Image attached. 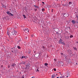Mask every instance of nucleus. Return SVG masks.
Here are the masks:
<instances>
[{
  "label": "nucleus",
  "instance_id": "f257e3e1",
  "mask_svg": "<svg viewBox=\"0 0 78 78\" xmlns=\"http://www.w3.org/2000/svg\"><path fill=\"white\" fill-rule=\"evenodd\" d=\"M14 34L15 35H17V32L16 30H14V31H13L11 33V35L12 36H14Z\"/></svg>",
  "mask_w": 78,
  "mask_h": 78
},
{
  "label": "nucleus",
  "instance_id": "f03ea898",
  "mask_svg": "<svg viewBox=\"0 0 78 78\" xmlns=\"http://www.w3.org/2000/svg\"><path fill=\"white\" fill-rule=\"evenodd\" d=\"M23 32H25V33H29V29L28 28H25L23 30Z\"/></svg>",
  "mask_w": 78,
  "mask_h": 78
},
{
  "label": "nucleus",
  "instance_id": "7ed1b4c3",
  "mask_svg": "<svg viewBox=\"0 0 78 78\" xmlns=\"http://www.w3.org/2000/svg\"><path fill=\"white\" fill-rule=\"evenodd\" d=\"M7 14L8 15H9L10 16V15H11V16H14V15H13V14H12L11 13H9V11H7Z\"/></svg>",
  "mask_w": 78,
  "mask_h": 78
},
{
  "label": "nucleus",
  "instance_id": "20e7f679",
  "mask_svg": "<svg viewBox=\"0 0 78 78\" xmlns=\"http://www.w3.org/2000/svg\"><path fill=\"white\" fill-rule=\"evenodd\" d=\"M71 22L73 23V24H74L75 23H76V22L75 21V20H72Z\"/></svg>",
  "mask_w": 78,
  "mask_h": 78
},
{
  "label": "nucleus",
  "instance_id": "39448f33",
  "mask_svg": "<svg viewBox=\"0 0 78 78\" xmlns=\"http://www.w3.org/2000/svg\"><path fill=\"white\" fill-rule=\"evenodd\" d=\"M62 42V40L61 39H60L59 41V44H61Z\"/></svg>",
  "mask_w": 78,
  "mask_h": 78
},
{
  "label": "nucleus",
  "instance_id": "423d86ee",
  "mask_svg": "<svg viewBox=\"0 0 78 78\" xmlns=\"http://www.w3.org/2000/svg\"><path fill=\"white\" fill-rule=\"evenodd\" d=\"M7 35H8V36H9V34H10V33H9V32L7 31Z\"/></svg>",
  "mask_w": 78,
  "mask_h": 78
},
{
  "label": "nucleus",
  "instance_id": "0eeeda50",
  "mask_svg": "<svg viewBox=\"0 0 78 78\" xmlns=\"http://www.w3.org/2000/svg\"><path fill=\"white\" fill-rule=\"evenodd\" d=\"M34 7H35V8H39L38 6H36V5H34Z\"/></svg>",
  "mask_w": 78,
  "mask_h": 78
},
{
  "label": "nucleus",
  "instance_id": "6e6552de",
  "mask_svg": "<svg viewBox=\"0 0 78 78\" xmlns=\"http://www.w3.org/2000/svg\"><path fill=\"white\" fill-rule=\"evenodd\" d=\"M12 66V67H14V66H16V65L15 64H13Z\"/></svg>",
  "mask_w": 78,
  "mask_h": 78
},
{
  "label": "nucleus",
  "instance_id": "1a4fd4ad",
  "mask_svg": "<svg viewBox=\"0 0 78 78\" xmlns=\"http://www.w3.org/2000/svg\"><path fill=\"white\" fill-rule=\"evenodd\" d=\"M42 48L44 51H45V46H43Z\"/></svg>",
  "mask_w": 78,
  "mask_h": 78
},
{
  "label": "nucleus",
  "instance_id": "9d476101",
  "mask_svg": "<svg viewBox=\"0 0 78 78\" xmlns=\"http://www.w3.org/2000/svg\"><path fill=\"white\" fill-rule=\"evenodd\" d=\"M61 44H62V45H65V43L64 42H62Z\"/></svg>",
  "mask_w": 78,
  "mask_h": 78
},
{
  "label": "nucleus",
  "instance_id": "9b49d317",
  "mask_svg": "<svg viewBox=\"0 0 78 78\" xmlns=\"http://www.w3.org/2000/svg\"><path fill=\"white\" fill-rule=\"evenodd\" d=\"M17 47L18 48V49H20V48H21L20 46H17Z\"/></svg>",
  "mask_w": 78,
  "mask_h": 78
},
{
  "label": "nucleus",
  "instance_id": "f8f14e48",
  "mask_svg": "<svg viewBox=\"0 0 78 78\" xmlns=\"http://www.w3.org/2000/svg\"><path fill=\"white\" fill-rule=\"evenodd\" d=\"M21 64H25V62H22Z\"/></svg>",
  "mask_w": 78,
  "mask_h": 78
},
{
  "label": "nucleus",
  "instance_id": "ddd939ff",
  "mask_svg": "<svg viewBox=\"0 0 78 78\" xmlns=\"http://www.w3.org/2000/svg\"><path fill=\"white\" fill-rule=\"evenodd\" d=\"M42 6H44V5H45V3H44V2H42Z\"/></svg>",
  "mask_w": 78,
  "mask_h": 78
},
{
  "label": "nucleus",
  "instance_id": "4468645a",
  "mask_svg": "<svg viewBox=\"0 0 78 78\" xmlns=\"http://www.w3.org/2000/svg\"><path fill=\"white\" fill-rule=\"evenodd\" d=\"M41 11H42L43 12L44 11H45V9H41Z\"/></svg>",
  "mask_w": 78,
  "mask_h": 78
},
{
  "label": "nucleus",
  "instance_id": "2eb2a0df",
  "mask_svg": "<svg viewBox=\"0 0 78 78\" xmlns=\"http://www.w3.org/2000/svg\"><path fill=\"white\" fill-rule=\"evenodd\" d=\"M69 5H72V2H69Z\"/></svg>",
  "mask_w": 78,
  "mask_h": 78
},
{
  "label": "nucleus",
  "instance_id": "dca6fc26",
  "mask_svg": "<svg viewBox=\"0 0 78 78\" xmlns=\"http://www.w3.org/2000/svg\"><path fill=\"white\" fill-rule=\"evenodd\" d=\"M23 16L24 17V18H26V16H25V15H23Z\"/></svg>",
  "mask_w": 78,
  "mask_h": 78
},
{
  "label": "nucleus",
  "instance_id": "f3484780",
  "mask_svg": "<svg viewBox=\"0 0 78 78\" xmlns=\"http://www.w3.org/2000/svg\"><path fill=\"white\" fill-rule=\"evenodd\" d=\"M54 77H55V75H52V76L51 78H54Z\"/></svg>",
  "mask_w": 78,
  "mask_h": 78
},
{
  "label": "nucleus",
  "instance_id": "a211bd4d",
  "mask_svg": "<svg viewBox=\"0 0 78 78\" xmlns=\"http://www.w3.org/2000/svg\"><path fill=\"white\" fill-rule=\"evenodd\" d=\"M44 65L46 66H48V64L47 63H46L44 64Z\"/></svg>",
  "mask_w": 78,
  "mask_h": 78
},
{
  "label": "nucleus",
  "instance_id": "6ab92c4d",
  "mask_svg": "<svg viewBox=\"0 0 78 78\" xmlns=\"http://www.w3.org/2000/svg\"><path fill=\"white\" fill-rule=\"evenodd\" d=\"M74 50H76H76H77L76 48L75 47L74 48Z\"/></svg>",
  "mask_w": 78,
  "mask_h": 78
},
{
  "label": "nucleus",
  "instance_id": "aec40b11",
  "mask_svg": "<svg viewBox=\"0 0 78 78\" xmlns=\"http://www.w3.org/2000/svg\"><path fill=\"white\" fill-rule=\"evenodd\" d=\"M73 37V35H71L70 36V37L71 38L72 37Z\"/></svg>",
  "mask_w": 78,
  "mask_h": 78
},
{
  "label": "nucleus",
  "instance_id": "412c9836",
  "mask_svg": "<svg viewBox=\"0 0 78 78\" xmlns=\"http://www.w3.org/2000/svg\"><path fill=\"white\" fill-rule=\"evenodd\" d=\"M53 70H54L55 71V72H56V69L54 68L53 69Z\"/></svg>",
  "mask_w": 78,
  "mask_h": 78
},
{
  "label": "nucleus",
  "instance_id": "4be33fe9",
  "mask_svg": "<svg viewBox=\"0 0 78 78\" xmlns=\"http://www.w3.org/2000/svg\"><path fill=\"white\" fill-rule=\"evenodd\" d=\"M24 58V56H22V57L21 58V59H23Z\"/></svg>",
  "mask_w": 78,
  "mask_h": 78
},
{
  "label": "nucleus",
  "instance_id": "5701e85b",
  "mask_svg": "<svg viewBox=\"0 0 78 78\" xmlns=\"http://www.w3.org/2000/svg\"><path fill=\"white\" fill-rule=\"evenodd\" d=\"M34 11H37V9H34Z\"/></svg>",
  "mask_w": 78,
  "mask_h": 78
},
{
  "label": "nucleus",
  "instance_id": "b1692460",
  "mask_svg": "<svg viewBox=\"0 0 78 78\" xmlns=\"http://www.w3.org/2000/svg\"><path fill=\"white\" fill-rule=\"evenodd\" d=\"M59 78H64V77L62 76H60L59 77Z\"/></svg>",
  "mask_w": 78,
  "mask_h": 78
},
{
  "label": "nucleus",
  "instance_id": "393cba45",
  "mask_svg": "<svg viewBox=\"0 0 78 78\" xmlns=\"http://www.w3.org/2000/svg\"><path fill=\"white\" fill-rule=\"evenodd\" d=\"M62 6H66V5L64 4V5H62Z\"/></svg>",
  "mask_w": 78,
  "mask_h": 78
},
{
  "label": "nucleus",
  "instance_id": "a878e982",
  "mask_svg": "<svg viewBox=\"0 0 78 78\" xmlns=\"http://www.w3.org/2000/svg\"><path fill=\"white\" fill-rule=\"evenodd\" d=\"M36 72H39V70L38 69H37L36 70Z\"/></svg>",
  "mask_w": 78,
  "mask_h": 78
},
{
  "label": "nucleus",
  "instance_id": "bb28decb",
  "mask_svg": "<svg viewBox=\"0 0 78 78\" xmlns=\"http://www.w3.org/2000/svg\"><path fill=\"white\" fill-rule=\"evenodd\" d=\"M76 17H77V19H78V16H76Z\"/></svg>",
  "mask_w": 78,
  "mask_h": 78
},
{
  "label": "nucleus",
  "instance_id": "cd10ccee",
  "mask_svg": "<svg viewBox=\"0 0 78 78\" xmlns=\"http://www.w3.org/2000/svg\"><path fill=\"white\" fill-rule=\"evenodd\" d=\"M66 14H64V15H63V16H66Z\"/></svg>",
  "mask_w": 78,
  "mask_h": 78
},
{
  "label": "nucleus",
  "instance_id": "c85d7f7f",
  "mask_svg": "<svg viewBox=\"0 0 78 78\" xmlns=\"http://www.w3.org/2000/svg\"><path fill=\"white\" fill-rule=\"evenodd\" d=\"M54 61H56V59H54Z\"/></svg>",
  "mask_w": 78,
  "mask_h": 78
},
{
  "label": "nucleus",
  "instance_id": "c756f323",
  "mask_svg": "<svg viewBox=\"0 0 78 78\" xmlns=\"http://www.w3.org/2000/svg\"><path fill=\"white\" fill-rule=\"evenodd\" d=\"M61 55H63V53H61Z\"/></svg>",
  "mask_w": 78,
  "mask_h": 78
},
{
  "label": "nucleus",
  "instance_id": "7c9ffc66",
  "mask_svg": "<svg viewBox=\"0 0 78 78\" xmlns=\"http://www.w3.org/2000/svg\"><path fill=\"white\" fill-rule=\"evenodd\" d=\"M1 67H3V65H1Z\"/></svg>",
  "mask_w": 78,
  "mask_h": 78
},
{
  "label": "nucleus",
  "instance_id": "2f4dec72",
  "mask_svg": "<svg viewBox=\"0 0 78 78\" xmlns=\"http://www.w3.org/2000/svg\"><path fill=\"white\" fill-rule=\"evenodd\" d=\"M24 58H26V57L25 56H24Z\"/></svg>",
  "mask_w": 78,
  "mask_h": 78
},
{
  "label": "nucleus",
  "instance_id": "473e14b6",
  "mask_svg": "<svg viewBox=\"0 0 78 78\" xmlns=\"http://www.w3.org/2000/svg\"><path fill=\"white\" fill-rule=\"evenodd\" d=\"M22 78H24V76H23L22 77Z\"/></svg>",
  "mask_w": 78,
  "mask_h": 78
},
{
  "label": "nucleus",
  "instance_id": "72a5a7b5",
  "mask_svg": "<svg viewBox=\"0 0 78 78\" xmlns=\"http://www.w3.org/2000/svg\"><path fill=\"white\" fill-rule=\"evenodd\" d=\"M51 12H53V9L52 10Z\"/></svg>",
  "mask_w": 78,
  "mask_h": 78
},
{
  "label": "nucleus",
  "instance_id": "f704fd0d",
  "mask_svg": "<svg viewBox=\"0 0 78 78\" xmlns=\"http://www.w3.org/2000/svg\"><path fill=\"white\" fill-rule=\"evenodd\" d=\"M76 22L77 23H78V22Z\"/></svg>",
  "mask_w": 78,
  "mask_h": 78
},
{
  "label": "nucleus",
  "instance_id": "c9c22d12",
  "mask_svg": "<svg viewBox=\"0 0 78 78\" xmlns=\"http://www.w3.org/2000/svg\"><path fill=\"white\" fill-rule=\"evenodd\" d=\"M28 37H27L26 38H27Z\"/></svg>",
  "mask_w": 78,
  "mask_h": 78
},
{
  "label": "nucleus",
  "instance_id": "e433bc0d",
  "mask_svg": "<svg viewBox=\"0 0 78 78\" xmlns=\"http://www.w3.org/2000/svg\"><path fill=\"white\" fill-rule=\"evenodd\" d=\"M67 16H65V17H67Z\"/></svg>",
  "mask_w": 78,
  "mask_h": 78
},
{
  "label": "nucleus",
  "instance_id": "4c0bfd02",
  "mask_svg": "<svg viewBox=\"0 0 78 78\" xmlns=\"http://www.w3.org/2000/svg\"><path fill=\"white\" fill-rule=\"evenodd\" d=\"M56 78H59V77H57Z\"/></svg>",
  "mask_w": 78,
  "mask_h": 78
},
{
  "label": "nucleus",
  "instance_id": "58836bf2",
  "mask_svg": "<svg viewBox=\"0 0 78 78\" xmlns=\"http://www.w3.org/2000/svg\"><path fill=\"white\" fill-rule=\"evenodd\" d=\"M77 44H78V42H77Z\"/></svg>",
  "mask_w": 78,
  "mask_h": 78
},
{
  "label": "nucleus",
  "instance_id": "ea45409f",
  "mask_svg": "<svg viewBox=\"0 0 78 78\" xmlns=\"http://www.w3.org/2000/svg\"><path fill=\"white\" fill-rule=\"evenodd\" d=\"M25 69H27V68H25Z\"/></svg>",
  "mask_w": 78,
  "mask_h": 78
},
{
  "label": "nucleus",
  "instance_id": "a19ab883",
  "mask_svg": "<svg viewBox=\"0 0 78 78\" xmlns=\"http://www.w3.org/2000/svg\"><path fill=\"white\" fill-rule=\"evenodd\" d=\"M18 42H20V41H18Z\"/></svg>",
  "mask_w": 78,
  "mask_h": 78
},
{
  "label": "nucleus",
  "instance_id": "79ce46f5",
  "mask_svg": "<svg viewBox=\"0 0 78 78\" xmlns=\"http://www.w3.org/2000/svg\"><path fill=\"white\" fill-rule=\"evenodd\" d=\"M62 66H63V65H62Z\"/></svg>",
  "mask_w": 78,
  "mask_h": 78
},
{
  "label": "nucleus",
  "instance_id": "37998d69",
  "mask_svg": "<svg viewBox=\"0 0 78 78\" xmlns=\"http://www.w3.org/2000/svg\"><path fill=\"white\" fill-rule=\"evenodd\" d=\"M12 52H13V51H12Z\"/></svg>",
  "mask_w": 78,
  "mask_h": 78
},
{
  "label": "nucleus",
  "instance_id": "c03bdc74",
  "mask_svg": "<svg viewBox=\"0 0 78 78\" xmlns=\"http://www.w3.org/2000/svg\"><path fill=\"white\" fill-rule=\"evenodd\" d=\"M69 29H70V27H69Z\"/></svg>",
  "mask_w": 78,
  "mask_h": 78
},
{
  "label": "nucleus",
  "instance_id": "a18cd8bd",
  "mask_svg": "<svg viewBox=\"0 0 78 78\" xmlns=\"http://www.w3.org/2000/svg\"><path fill=\"white\" fill-rule=\"evenodd\" d=\"M66 77H68V76H66Z\"/></svg>",
  "mask_w": 78,
  "mask_h": 78
},
{
  "label": "nucleus",
  "instance_id": "49530a36",
  "mask_svg": "<svg viewBox=\"0 0 78 78\" xmlns=\"http://www.w3.org/2000/svg\"><path fill=\"white\" fill-rule=\"evenodd\" d=\"M65 58L66 59V57H65Z\"/></svg>",
  "mask_w": 78,
  "mask_h": 78
},
{
  "label": "nucleus",
  "instance_id": "de8ad7c7",
  "mask_svg": "<svg viewBox=\"0 0 78 78\" xmlns=\"http://www.w3.org/2000/svg\"><path fill=\"white\" fill-rule=\"evenodd\" d=\"M56 33L57 34V33Z\"/></svg>",
  "mask_w": 78,
  "mask_h": 78
},
{
  "label": "nucleus",
  "instance_id": "09e8293b",
  "mask_svg": "<svg viewBox=\"0 0 78 78\" xmlns=\"http://www.w3.org/2000/svg\"><path fill=\"white\" fill-rule=\"evenodd\" d=\"M56 33L57 34V33Z\"/></svg>",
  "mask_w": 78,
  "mask_h": 78
},
{
  "label": "nucleus",
  "instance_id": "8fccbe9b",
  "mask_svg": "<svg viewBox=\"0 0 78 78\" xmlns=\"http://www.w3.org/2000/svg\"><path fill=\"white\" fill-rule=\"evenodd\" d=\"M57 75V74H56V75Z\"/></svg>",
  "mask_w": 78,
  "mask_h": 78
},
{
  "label": "nucleus",
  "instance_id": "3c124183",
  "mask_svg": "<svg viewBox=\"0 0 78 78\" xmlns=\"http://www.w3.org/2000/svg\"><path fill=\"white\" fill-rule=\"evenodd\" d=\"M55 78V77H54V78Z\"/></svg>",
  "mask_w": 78,
  "mask_h": 78
}]
</instances>
